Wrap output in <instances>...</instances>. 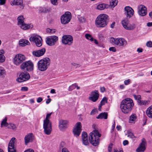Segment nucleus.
Returning <instances> with one entry per match:
<instances>
[{
    "label": "nucleus",
    "mask_w": 152,
    "mask_h": 152,
    "mask_svg": "<svg viewBox=\"0 0 152 152\" xmlns=\"http://www.w3.org/2000/svg\"><path fill=\"white\" fill-rule=\"evenodd\" d=\"M128 137H129L132 139L136 137L134 135L133 133L131 132H130L128 133Z\"/></svg>",
    "instance_id": "a18cd8bd"
},
{
    "label": "nucleus",
    "mask_w": 152,
    "mask_h": 152,
    "mask_svg": "<svg viewBox=\"0 0 152 152\" xmlns=\"http://www.w3.org/2000/svg\"><path fill=\"white\" fill-rule=\"evenodd\" d=\"M30 77V75L28 72H21L16 80L19 83H22L28 80Z\"/></svg>",
    "instance_id": "6e6552de"
},
{
    "label": "nucleus",
    "mask_w": 152,
    "mask_h": 152,
    "mask_svg": "<svg viewBox=\"0 0 152 152\" xmlns=\"http://www.w3.org/2000/svg\"><path fill=\"white\" fill-rule=\"evenodd\" d=\"M33 63L31 61H29L23 62L20 66V68L22 70L29 72L33 70Z\"/></svg>",
    "instance_id": "423d86ee"
},
{
    "label": "nucleus",
    "mask_w": 152,
    "mask_h": 152,
    "mask_svg": "<svg viewBox=\"0 0 152 152\" xmlns=\"http://www.w3.org/2000/svg\"><path fill=\"white\" fill-rule=\"evenodd\" d=\"M6 75V71L2 67H0V77H3Z\"/></svg>",
    "instance_id": "c9c22d12"
},
{
    "label": "nucleus",
    "mask_w": 152,
    "mask_h": 152,
    "mask_svg": "<svg viewBox=\"0 0 152 152\" xmlns=\"http://www.w3.org/2000/svg\"><path fill=\"white\" fill-rule=\"evenodd\" d=\"M99 96V94L98 91L97 90H95L91 92L89 99L93 102H95L98 100Z\"/></svg>",
    "instance_id": "6ab92c4d"
},
{
    "label": "nucleus",
    "mask_w": 152,
    "mask_h": 152,
    "mask_svg": "<svg viewBox=\"0 0 152 152\" xmlns=\"http://www.w3.org/2000/svg\"><path fill=\"white\" fill-rule=\"evenodd\" d=\"M43 100L42 98L41 97H38L37 99V102L38 103H40Z\"/></svg>",
    "instance_id": "4d7b16f0"
},
{
    "label": "nucleus",
    "mask_w": 152,
    "mask_h": 152,
    "mask_svg": "<svg viewBox=\"0 0 152 152\" xmlns=\"http://www.w3.org/2000/svg\"><path fill=\"white\" fill-rule=\"evenodd\" d=\"M4 54V50H0V63H2L5 61V57Z\"/></svg>",
    "instance_id": "473e14b6"
},
{
    "label": "nucleus",
    "mask_w": 152,
    "mask_h": 152,
    "mask_svg": "<svg viewBox=\"0 0 152 152\" xmlns=\"http://www.w3.org/2000/svg\"><path fill=\"white\" fill-rule=\"evenodd\" d=\"M24 18L22 15H20L18 18V25L19 26L24 23Z\"/></svg>",
    "instance_id": "7c9ffc66"
},
{
    "label": "nucleus",
    "mask_w": 152,
    "mask_h": 152,
    "mask_svg": "<svg viewBox=\"0 0 152 152\" xmlns=\"http://www.w3.org/2000/svg\"><path fill=\"white\" fill-rule=\"evenodd\" d=\"M133 96L134 98V99L137 100V102L138 103V101L139 100H140L141 99V96L140 95H137L135 94H134L133 95Z\"/></svg>",
    "instance_id": "ea45409f"
},
{
    "label": "nucleus",
    "mask_w": 152,
    "mask_h": 152,
    "mask_svg": "<svg viewBox=\"0 0 152 152\" xmlns=\"http://www.w3.org/2000/svg\"><path fill=\"white\" fill-rule=\"evenodd\" d=\"M138 12L140 15L144 16L147 14V8L145 6L140 5L138 7Z\"/></svg>",
    "instance_id": "412c9836"
},
{
    "label": "nucleus",
    "mask_w": 152,
    "mask_h": 152,
    "mask_svg": "<svg viewBox=\"0 0 152 152\" xmlns=\"http://www.w3.org/2000/svg\"><path fill=\"white\" fill-rule=\"evenodd\" d=\"M82 137L83 144L85 145H88L89 143L88 140V135L86 132H82Z\"/></svg>",
    "instance_id": "393cba45"
},
{
    "label": "nucleus",
    "mask_w": 152,
    "mask_h": 152,
    "mask_svg": "<svg viewBox=\"0 0 152 152\" xmlns=\"http://www.w3.org/2000/svg\"><path fill=\"white\" fill-rule=\"evenodd\" d=\"M72 18V15L71 13L68 11L65 12L61 17V23L64 24L68 23Z\"/></svg>",
    "instance_id": "9d476101"
},
{
    "label": "nucleus",
    "mask_w": 152,
    "mask_h": 152,
    "mask_svg": "<svg viewBox=\"0 0 152 152\" xmlns=\"http://www.w3.org/2000/svg\"><path fill=\"white\" fill-rule=\"evenodd\" d=\"M28 88L27 87H22L21 88V90L22 91H27L28 90Z\"/></svg>",
    "instance_id": "864d4df0"
},
{
    "label": "nucleus",
    "mask_w": 152,
    "mask_h": 152,
    "mask_svg": "<svg viewBox=\"0 0 152 152\" xmlns=\"http://www.w3.org/2000/svg\"><path fill=\"white\" fill-rule=\"evenodd\" d=\"M146 46L148 47H152V42L151 41H148L146 44Z\"/></svg>",
    "instance_id": "09e8293b"
},
{
    "label": "nucleus",
    "mask_w": 152,
    "mask_h": 152,
    "mask_svg": "<svg viewBox=\"0 0 152 152\" xmlns=\"http://www.w3.org/2000/svg\"><path fill=\"white\" fill-rule=\"evenodd\" d=\"M51 2L54 5H57L58 4V0H50Z\"/></svg>",
    "instance_id": "49530a36"
},
{
    "label": "nucleus",
    "mask_w": 152,
    "mask_h": 152,
    "mask_svg": "<svg viewBox=\"0 0 152 152\" xmlns=\"http://www.w3.org/2000/svg\"><path fill=\"white\" fill-rule=\"evenodd\" d=\"M111 40L115 45L119 46H125L126 43V40L122 38H114L113 37H111Z\"/></svg>",
    "instance_id": "f8f14e48"
},
{
    "label": "nucleus",
    "mask_w": 152,
    "mask_h": 152,
    "mask_svg": "<svg viewBox=\"0 0 152 152\" xmlns=\"http://www.w3.org/2000/svg\"><path fill=\"white\" fill-rule=\"evenodd\" d=\"M30 42H34L38 47L42 45V39L40 36L36 34H33L29 38Z\"/></svg>",
    "instance_id": "0eeeda50"
},
{
    "label": "nucleus",
    "mask_w": 152,
    "mask_h": 152,
    "mask_svg": "<svg viewBox=\"0 0 152 152\" xmlns=\"http://www.w3.org/2000/svg\"><path fill=\"white\" fill-rule=\"evenodd\" d=\"M51 9L49 7H44L41 8L39 10V11L41 12L44 13H48L50 12Z\"/></svg>",
    "instance_id": "cd10ccee"
},
{
    "label": "nucleus",
    "mask_w": 152,
    "mask_h": 152,
    "mask_svg": "<svg viewBox=\"0 0 152 152\" xmlns=\"http://www.w3.org/2000/svg\"><path fill=\"white\" fill-rule=\"evenodd\" d=\"M136 119V116L135 115H132L129 118V122L133 123Z\"/></svg>",
    "instance_id": "4c0bfd02"
},
{
    "label": "nucleus",
    "mask_w": 152,
    "mask_h": 152,
    "mask_svg": "<svg viewBox=\"0 0 152 152\" xmlns=\"http://www.w3.org/2000/svg\"><path fill=\"white\" fill-rule=\"evenodd\" d=\"M15 139V138L12 137L10 140L8 146V152H16V151L14 148V141Z\"/></svg>",
    "instance_id": "a211bd4d"
},
{
    "label": "nucleus",
    "mask_w": 152,
    "mask_h": 152,
    "mask_svg": "<svg viewBox=\"0 0 152 152\" xmlns=\"http://www.w3.org/2000/svg\"><path fill=\"white\" fill-rule=\"evenodd\" d=\"M34 139V136L32 133L27 134L24 138L25 144L27 145L29 143L32 142Z\"/></svg>",
    "instance_id": "dca6fc26"
},
{
    "label": "nucleus",
    "mask_w": 152,
    "mask_h": 152,
    "mask_svg": "<svg viewBox=\"0 0 152 152\" xmlns=\"http://www.w3.org/2000/svg\"><path fill=\"white\" fill-rule=\"evenodd\" d=\"M108 7V5L105 4H102L98 5L97 7V9L100 10H102Z\"/></svg>",
    "instance_id": "72a5a7b5"
},
{
    "label": "nucleus",
    "mask_w": 152,
    "mask_h": 152,
    "mask_svg": "<svg viewBox=\"0 0 152 152\" xmlns=\"http://www.w3.org/2000/svg\"><path fill=\"white\" fill-rule=\"evenodd\" d=\"M43 128L45 134L47 135L50 134L52 130L51 122L44 121Z\"/></svg>",
    "instance_id": "1a4fd4ad"
},
{
    "label": "nucleus",
    "mask_w": 152,
    "mask_h": 152,
    "mask_svg": "<svg viewBox=\"0 0 152 152\" xmlns=\"http://www.w3.org/2000/svg\"><path fill=\"white\" fill-rule=\"evenodd\" d=\"M19 44L20 46L23 47L26 45H29L30 43L28 40L22 39L19 41Z\"/></svg>",
    "instance_id": "bb28decb"
},
{
    "label": "nucleus",
    "mask_w": 152,
    "mask_h": 152,
    "mask_svg": "<svg viewBox=\"0 0 152 152\" xmlns=\"http://www.w3.org/2000/svg\"><path fill=\"white\" fill-rule=\"evenodd\" d=\"M96 112V110H93L91 112L90 114L91 115H94L95 114Z\"/></svg>",
    "instance_id": "13d9d810"
},
{
    "label": "nucleus",
    "mask_w": 152,
    "mask_h": 152,
    "mask_svg": "<svg viewBox=\"0 0 152 152\" xmlns=\"http://www.w3.org/2000/svg\"><path fill=\"white\" fill-rule=\"evenodd\" d=\"M114 152H123V151L122 150H118L117 149H114Z\"/></svg>",
    "instance_id": "774afa93"
},
{
    "label": "nucleus",
    "mask_w": 152,
    "mask_h": 152,
    "mask_svg": "<svg viewBox=\"0 0 152 152\" xmlns=\"http://www.w3.org/2000/svg\"><path fill=\"white\" fill-rule=\"evenodd\" d=\"M7 118L6 117L3 120L1 123V127H2L3 126L7 127L8 125V124L7 122Z\"/></svg>",
    "instance_id": "f704fd0d"
},
{
    "label": "nucleus",
    "mask_w": 152,
    "mask_h": 152,
    "mask_svg": "<svg viewBox=\"0 0 152 152\" xmlns=\"http://www.w3.org/2000/svg\"><path fill=\"white\" fill-rule=\"evenodd\" d=\"M125 14L127 18H129L132 17L134 13V11L131 7L126 6L124 8Z\"/></svg>",
    "instance_id": "f3484780"
},
{
    "label": "nucleus",
    "mask_w": 152,
    "mask_h": 152,
    "mask_svg": "<svg viewBox=\"0 0 152 152\" xmlns=\"http://www.w3.org/2000/svg\"><path fill=\"white\" fill-rule=\"evenodd\" d=\"M130 80L128 79L127 80H125L124 81V83L125 85H127L130 83Z\"/></svg>",
    "instance_id": "3c124183"
},
{
    "label": "nucleus",
    "mask_w": 152,
    "mask_h": 152,
    "mask_svg": "<svg viewBox=\"0 0 152 152\" xmlns=\"http://www.w3.org/2000/svg\"><path fill=\"white\" fill-rule=\"evenodd\" d=\"M146 142L145 139L143 138L142 139V142L140 143V146L136 150L137 152H144L145 150V144Z\"/></svg>",
    "instance_id": "4be33fe9"
},
{
    "label": "nucleus",
    "mask_w": 152,
    "mask_h": 152,
    "mask_svg": "<svg viewBox=\"0 0 152 152\" xmlns=\"http://www.w3.org/2000/svg\"><path fill=\"white\" fill-rule=\"evenodd\" d=\"M12 5L20 6V10H22L24 9L25 4H23V0H14L12 1Z\"/></svg>",
    "instance_id": "aec40b11"
},
{
    "label": "nucleus",
    "mask_w": 152,
    "mask_h": 152,
    "mask_svg": "<svg viewBox=\"0 0 152 152\" xmlns=\"http://www.w3.org/2000/svg\"><path fill=\"white\" fill-rule=\"evenodd\" d=\"M108 16L105 14H101L97 16L95 20V24L98 27H104L107 24Z\"/></svg>",
    "instance_id": "7ed1b4c3"
},
{
    "label": "nucleus",
    "mask_w": 152,
    "mask_h": 152,
    "mask_svg": "<svg viewBox=\"0 0 152 152\" xmlns=\"http://www.w3.org/2000/svg\"><path fill=\"white\" fill-rule=\"evenodd\" d=\"M46 51L45 48L37 50L34 51L32 52V54L35 56L39 57L43 55Z\"/></svg>",
    "instance_id": "5701e85b"
},
{
    "label": "nucleus",
    "mask_w": 152,
    "mask_h": 152,
    "mask_svg": "<svg viewBox=\"0 0 152 152\" xmlns=\"http://www.w3.org/2000/svg\"><path fill=\"white\" fill-rule=\"evenodd\" d=\"M128 143L129 142L127 140H125L123 142V144L124 145H127L128 144Z\"/></svg>",
    "instance_id": "680f3d73"
},
{
    "label": "nucleus",
    "mask_w": 152,
    "mask_h": 152,
    "mask_svg": "<svg viewBox=\"0 0 152 152\" xmlns=\"http://www.w3.org/2000/svg\"><path fill=\"white\" fill-rule=\"evenodd\" d=\"M117 1L112 0L110 2V6L112 8H114L117 4Z\"/></svg>",
    "instance_id": "e433bc0d"
},
{
    "label": "nucleus",
    "mask_w": 152,
    "mask_h": 152,
    "mask_svg": "<svg viewBox=\"0 0 152 152\" xmlns=\"http://www.w3.org/2000/svg\"><path fill=\"white\" fill-rule=\"evenodd\" d=\"M77 86V84L76 83H75L72 84L71 86H70L68 89L69 91H72L73 89H75Z\"/></svg>",
    "instance_id": "a19ab883"
},
{
    "label": "nucleus",
    "mask_w": 152,
    "mask_h": 152,
    "mask_svg": "<svg viewBox=\"0 0 152 152\" xmlns=\"http://www.w3.org/2000/svg\"><path fill=\"white\" fill-rule=\"evenodd\" d=\"M113 145L112 143H110L108 147V151L109 152H111L112 151V148Z\"/></svg>",
    "instance_id": "8fccbe9b"
},
{
    "label": "nucleus",
    "mask_w": 152,
    "mask_h": 152,
    "mask_svg": "<svg viewBox=\"0 0 152 152\" xmlns=\"http://www.w3.org/2000/svg\"><path fill=\"white\" fill-rule=\"evenodd\" d=\"M61 41L64 45H70L73 42V38L70 35H64L62 37Z\"/></svg>",
    "instance_id": "9b49d317"
},
{
    "label": "nucleus",
    "mask_w": 152,
    "mask_h": 152,
    "mask_svg": "<svg viewBox=\"0 0 152 152\" xmlns=\"http://www.w3.org/2000/svg\"><path fill=\"white\" fill-rule=\"evenodd\" d=\"M24 152H34V151L31 149H28L25 151Z\"/></svg>",
    "instance_id": "e2e57ef3"
},
{
    "label": "nucleus",
    "mask_w": 152,
    "mask_h": 152,
    "mask_svg": "<svg viewBox=\"0 0 152 152\" xmlns=\"http://www.w3.org/2000/svg\"><path fill=\"white\" fill-rule=\"evenodd\" d=\"M72 65L73 66H75L76 67L79 66V64H76L75 63H72Z\"/></svg>",
    "instance_id": "69168bd1"
},
{
    "label": "nucleus",
    "mask_w": 152,
    "mask_h": 152,
    "mask_svg": "<svg viewBox=\"0 0 152 152\" xmlns=\"http://www.w3.org/2000/svg\"><path fill=\"white\" fill-rule=\"evenodd\" d=\"M11 128L12 129L14 130H15L16 129V127L15 125L14 124H11Z\"/></svg>",
    "instance_id": "5fc2aeb1"
},
{
    "label": "nucleus",
    "mask_w": 152,
    "mask_h": 152,
    "mask_svg": "<svg viewBox=\"0 0 152 152\" xmlns=\"http://www.w3.org/2000/svg\"><path fill=\"white\" fill-rule=\"evenodd\" d=\"M47 32L50 33H53L56 31V30L54 29H50V28H48L47 30Z\"/></svg>",
    "instance_id": "c03bdc74"
},
{
    "label": "nucleus",
    "mask_w": 152,
    "mask_h": 152,
    "mask_svg": "<svg viewBox=\"0 0 152 152\" xmlns=\"http://www.w3.org/2000/svg\"><path fill=\"white\" fill-rule=\"evenodd\" d=\"M50 59L48 58H45L40 60L37 63L38 69L41 71H45L50 64Z\"/></svg>",
    "instance_id": "20e7f679"
},
{
    "label": "nucleus",
    "mask_w": 152,
    "mask_h": 152,
    "mask_svg": "<svg viewBox=\"0 0 152 152\" xmlns=\"http://www.w3.org/2000/svg\"><path fill=\"white\" fill-rule=\"evenodd\" d=\"M79 20L80 22L82 23H84L85 22L86 19L84 17H81L79 18Z\"/></svg>",
    "instance_id": "de8ad7c7"
},
{
    "label": "nucleus",
    "mask_w": 152,
    "mask_h": 152,
    "mask_svg": "<svg viewBox=\"0 0 152 152\" xmlns=\"http://www.w3.org/2000/svg\"><path fill=\"white\" fill-rule=\"evenodd\" d=\"M62 152H69V151L66 148H64L62 149Z\"/></svg>",
    "instance_id": "052dcab7"
},
{
    "label": "nucleus",
    "mask_w": 152,
    "mask_h": 152,
    "mask_svg": "<svg viewBox=\"0 0 152 152\" xmlns=\"http://www.w3.org/2000/svg\"><path fill=\"white\" fill-rule=\"evenodd\" d=\"M107 103V99L106 97H104L101 101L100 103L104 105L105 103Z\"/></svg>",
    "instance_id": "37998d69"
},
{
    "label": "nucleus",
    "mask_w": 152,
    "mask_h": 152,
    "mask_svg": "<svg viewBox=\"0 0 152 152\" xmlns=\"http://www.w3.org/2000/svg\"><path fill=\"white\" fill-rule=\"evenodd\" d=\"M134 104L133 100L129 98L123 99L120 104L122 111L125 114L129 113L132 110Z\"/></svg>",
    "instance_id": "f257e3e1"
},
{
    "label": "nucleus",
    "mask_w": 152,
    "mask_h": 152,
    "mask_svg": "<svg viewBox=\"0 0 152 152\" xmlns=\"http://www.w3.org/2000/svg\"><path fill=\"white\" fill-rule=\"evenodd\" d=\"M143 50L141 48H139L137 49V51L138 53H142V52Z\"/></svg>",
    "instance_id": "0e129e2a"
},
{
    "label": "nucleus",
    "mask_w": 152,
    "mask_h": 152,
    "mask_svg": "<svg viewBox=\"0 0 152 152\" xmlns=\"http://www.w3.org/2000/svg\"><path fill=\"white\" fill-rule=\"evenodd\" d=\"M81 124L80 122L76 123L74 128V129L73 132L75 136L77 137L80 135L81 131Z\"/></svg>",
    "instance_id": "2eb2a0df"
},
{
    "label": "nucleus",
    "mask_w": 152,
    "mask_h": 152,
    "mask_svg": "<svg viewBox=\"0 0 152 152\" xmlns=\"http://www.w3.org/2000/svg\"><path fill=\"white\" fill-rule=\"evenodd\" d=\"M100 91L101 92L103 93L105 91V88L104 87H101L100 88Z\"/></svg>",
    "instance_id": "bf43d9fd"
},
{
    "label": "nucleus",
    "mask_w": 152,
    "mask_h": 152,
    "mask_svg": "<svg viewBox=\"0 0 152 152\" xmlns=\"http://www.w3.org/2000/svg\"><path fill=\"white\" fill-rule=\"evenodd\" d=\"M85 36L87 39L90 40L91 41H93L94 38L90 34H86Z\"/></svg>",
    "instance_id": "58836bf2"
},
{
    "label": "nucleus",
    "mask_w": 152,
    "mask_h": 152,
    "mask_svg": "<svg viewBox=\"0 0 152 152\" xmlns=\"http://www.w3.org/2000/svg\"><path fill=\"white\" fill-rule=\"evenodd\" d=\"M121 24L127 30H132L135 28V24L129 25V21L127 18L122 20Z\"/></svg>",
    "instance_id": "4468645a"
},
{
    "label": "nucleus",
    "mask_w": 152,
    "mask_h": 152,
    "mask_svg": "<svg viewBox=\"0 0 152 152\" xmlns=\"http://www.w3.org/2000/svg\"><path fill=\"white\" fill-rule=\"evenodd\" d=\"M31 24H28L26 23H24L20 25L19 26L22 29L24 30H26L30 28V27L32 28L33 27V26H32L31 27Z\"/></svg>",
    "instance_id": "c85d7f7f"
},
{
    "label": "nucleus",
    "mask_w": 152,
    "mask_h": 152,
    "mask_svg": "<svg viewBox=\"0 0 152 152\" xmlns=\"http://www.w3.org/2000/svg\"><path fill=\"white\" fill-rule=\"evenodd\" d=\"M68 121L66 120H61L59 123V128L61 130H63L67 127Z\"/></svg>",
    "instance_id": "b1692460"
},
{
    "label": "nucleus",
    "mask_w": 152,
    "mask_h": 152,
    "mask_svg": "<svg viewBox=\"0 0 152 152\" xmlns=\"http://www.w3.org/2000/svg\"><path fill=\"white\" fill-rule=\"evenodd\" d=\"M149 102L150 101L149 100H143L141 99L138 101L137 103L138 105L140 106H145L149 104Z\"/></svg>",
    "instance_id": "2f4dec72"
},
{
    "label": "nucleus",
    "mask_w": 152,
    "mask_h": 152,
    "mask_svg": "<svg viewBox=\"0 0 152 152\" xmlns=\"http://www.w3.org/2000/svg\"><path fill=\"white\" fill-rule=\"evenodd\" d=\"M58 37L55 35L51 36L46 38V42L50 46L54 45L58 41Z\"/></svg>",
    "instance_id": "ddd939ff"
},
{
    "label": "nucleus",
    "mask_w": 152,
    "mask_h": 152,
    "mask_svg": "<svg viewBox=\"0 0 152 152\" xmlns=\"http://www.w3.org/2000/svg\"><path fill=\"white\" fill-rule=\"evenodd\" d=\"M26 59L25 56L21 54L16 55L13 59V63L16 66H19L23 63Z\"/></svg>",
    "instance_id": "39448f33"
},
{
    "label": "nucleus",
    "mask_w": 152,
    "mask_h": 152,
    "mask_svg": "<svg viewBox=\"0 0 152 152\" xmlns=\"http://www.w3.org/2000/svg\"><path fill=\"white\" fill-rule=\"evenodd\" d=\"M146 115L148 117L152 118V105L146 109Z\"/></svg>",
    "instance_id": "a878e982"
},
{
    "label": "nucleus",
    "mask_w": 152,
    "mask_h": 152,
    "mask_svg": "<svg viewBox=\"0 0 152 152\" xmlns=\"http://www.w3.org/2000/svg\"><path fill=\"white\" fill-rule=\"evenodd\" d=\"M6 2V0H0V5H4Z\"/></svg>",
    "instance_id": "6e6d98bb"
},
{
    "label": "nucleus",
    "mask_w": 152,
    "mask_h": 152,
    "mask_svg": "<svg viewBox=\"0 0 152 152\" xmlns=\"http://www.w3.org/2000/svg\"><path fill=\"white\" fill-rule=\"evenodd\" d=\"M107 113H100L96 117L97 118L102 119H107Z\"/></svg>",
    "instance_id": "c756f323"
},
{
    "label": "nucleus",
    "mask_w": 152,
    "mask_h": 152,
    "mask_svg": "<svg viewBox=\"0 0 152 152\" xmlns=\"http://www.w3.org/2000/svg\"><path fill=\"white\" fill-rule=\"evenodd\" d=\"M116 128L118 130H121V127L120 126H116Z\"/></svg>",
    "instance_id": "338daca9"
},
{
    "label": "nucleus",
    "mask_w": 152,
    "mask_h": 152,
    "mask_svg": "<svg viewBox=\"0 0 152 152\" xmlns=\"http://www.w3.org/2000/svg\"><path fill=\"white\" fill-rule=\"evenodd\" d=\"M52 113L51 112L50 113H47L46 115L44 121H50L49 120V119L50 118L51 115Z\"/></svg>",
    "instance_id": "79ce46f5"
},
{
    "label": "nucleus",
    "mask_w": 152,
    "mask_h": 152,
    "mask_svg": "<svg viewBox=\"0 0 152 152\" xmlns=\"http://www.w3.org/2000/svg\"><path fill=\"white\" fill-rule=\"evenodd\" d=\"M101 134L96 130H93L89 134V139L90 143L94 146L98 145L99 143V138Z\"/></svg>",
    "instance_id": "f03ea898"
},
{
    "label": "nucleus",
    "mask_w": 152,
    "mask_h": 152,
    "mask_svg": "<svg viewBox=\"0 0 152 152\" xmlns=\"http://www.w3.org/2000/svg\"><path fill=\"white\" fill-rule=\"evenodd\" d=\"M109 50L113 52H115L116 51V49L115 47H111L109 48Z\"/></svg>",
    "instance_id": "603ef678"
}]
</instances>
